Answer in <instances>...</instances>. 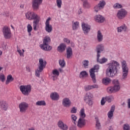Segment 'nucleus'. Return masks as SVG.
I'll return each mask as SVG.
<instances>
[{"label":"nucleus","mask_w":130,"mask_h":130,"mask_svg":"<svg viewBox=\"0 0 130 130\" xmlns=\"http://www.w3.org/2000/svg\"><path fill=\"white\" fill-rule=\"evenodd\" d=\"M107 68L106 71V74L109 78H113L115 77L117 72H118V67H119V63L116 61L112 60L110 63L107 64Z\"/></svg>","instance_id":"obj_1"},{"label":"nucleus","mask_w":130,"mask_h":130,"mask_svg":"<svg viewBox=\"0 0 130 130\" xmlns=\"http://www.w3.org/2000/svg\"><path fill=\"white\" fill-rule=\"evenodd\" d=\"M50 42H51L50 37L46 36L43 40V44L40 45L41 49L44 51H50L52 49V47L49 45Z\"/></svg>","instance_id":"obj_2"},{"label":"nucleus","mask_w":130,"mask_h":130,"mask_svg":"<svg viewBox=\"0 0 130 130\" xmlns=\"http://www.w3.org/2000/svg\"><path fill=\"white\" fill-rule=\"evenodd\" d=\"M121 64L122 75L121 80V81H125L127 78V75H128V67H127V64L125 60L122 61Z\"/></svg>","instance_id":"obj_3"},{"label":"nucleus","mask_w":130,"mask_h":130,"mask_svg":"<svg viewBox=\"0 0 130 130\" xmlns=\"http://www.w3.org/2000/svg\"><path fill=\"white\" fill-rule=\"evenodd\" d=\"M100 69V67L99 65L96 64L93 68L89 70L90 76L92 79L93 83H96V76L95 75V72H98Z\"/></svg>","instance_id":"obj_4"},{"label":"nucleus","mask_w":130,"mask_h":130,"mask_svg":"<svg viewBox=\"0 0 130 130\" xmlns=\"http://www.w3.org/2000/svg\"><path fill=\"white\" fill-rule=\"evenodd\" d=\"M92 98H93V94L91 92H88L84 96L83 100L86 104L88 105V106H92L93 103Z\"/></svg>","instance_id":"obj_5"},{"label":"nucleus","mask_w":130,"mask_h":130,"mask_svg":"<svg viewBox=\"0 0 130 130\" xmlns=\"http://www.w3.org/2000/svg\"><path fill=\"white\" fill-rule=\"evenodd\" d=\"M25 17L26 19H28V20H34V21L40 20V17H39V16H38L34 12H28L27 13H25Z\"/></svg>","instance_id":"obj_6"},{"label":"nucleus","mask_w":130,"mask_h":130,"mask_svg":"<svg viewBox=\"0 0 130 130\" xmlns=\"http://www.w3.org/2000/svg\"><path fill=\"white\" fill-rule=\"evenodd\" d=\"M19 89L21 92L22 93L23 95L25 96H28L29 93L31 92V86L27 85H21L19 87Z\"/></svg>","instance_id":"obj_7"},{"label":"nucleus","mask_w":130,"mask_h":130,"mask_svg":"<svg viewBox=\"0 0 130 130\" xmlns=\"http://www.w3.org/2000/svg\"><path fill=\"white\" fill-rule=\"evenodd\" d=\"M127 15V11L124 9H121L117 11V17L119 20H122L124 19L125 17H126Z\"/></svg>","instance_id":"obj_8"},{"label":"nucleus","mask_w":130,"mask_h":130,"mask_svg":"<svg viewBox=\"0 0 130 130\" xmlns=\"http://www.w3.org/2000/svg\"><path fill=\"white\" fill-rule=\"evenodd\" d=\"M2 32L3 35L6 39H9L11 38V35H12V32L11 29L7 26H4L3 28Z\"/></svg>","instance_id":"obj_9"},{"label":"nucleus","mask_w":130,"mask_h":130,"mask_svg":"<svg viewBox=\"0 0 130 130\" xmlns=\"http://www.w3.org/2000/svg\"><path fill=\"white\" fill-rule=\"evenodd\" d=\"M105 5H106L105 1H100V3L98 5H95L93 8L94 12L98 13L99 11L103 10V9H104V7H105Z\"/></svg>","instance_id":"obj_10"},{"label":"nucleus","mask_w":130,"mask_h":130,"mask_svg":"<svg viewBox=\"0 0 130 130\" xmlns=\"http://www.w3.org/2000/svg\"><path fill=\"white\" fill-rule=\"evenodd\" d=\"M28 107H29V104L25 102H21L19 105L20 112L22 113L26 112L27 109H28Z\"/></svg>","instance_id":"obj_11"},{"label":"nucleus","mask_w":130,"mask_h":130,"mask_svg":"<svg viewBox=\"0 0 130 130\" xmlns=\"http://www.w3.org/2000/svg\"><path fill=\"white\" fill-rule=\"evenodd\" d=\"M120 90V86L114 85V86H111L107 89L108 93L112 94V93H115L118 92Z\"/></svg>","instance_id":"obj_12"},{"label":"nucleus","mask_w":130,"mask_h":130,"mask_svg":"<svg viewBox=\"0 0 130 130\" xmlns=\"http://www.w3.org/2000/svg\"><path fill=\"white\" fill-rule=\"evenodd\" d=\"M82 28L85 35H88L91 31V25L83 22L82 24Z\"/></svg>","instance_id":"obj_13"},{"label":"nucleus","mask_w":130,"mask_h":130,"mask_svg":"<svg viewBox=\"0 0 130 130\" xmlns=\"http://www.w3.org/2000/svg\"><path fill=\"white\" fill-rule=\"evenodd\" d=\"M114 98L112 95L107 96L103 97L101 101V105H104L106 101L109 103H110Z\"/></svg>","instance_id":"obj_14"},{"label":"nucleus","mask_w":130,"mask_h":130,"mask_svg":"<svg viewBox=\"0 0 130 130\" xmlns=\"http://www.w3.org/2000/svg\"><path fill=\"white\" fill-rule=\"evenodd\" d=\"M49 21H50V18H48L45 22V30L46 31V32H48V33H50L51 32H52L53 30L52 25H50Z\"/></svg>","instance_id":"obj_15"},{"label":"nucleus","mask_w":130,"mask_h":130,"mask_svg":"<svg viewBox=\"0 0 130 130\" xmlns=\"http://www.w3.org/2000/svg\"><path fill=\"white\" fill-rule=\"evenodd\" d=\"M39 69H40V71L42 72L43 69H45V67H46V64H47V62L46 61L43 60V58H40L39 59Z\"/></svg>","instance_id":"obj_16"},{"label":"nucleus","mask_w":130,"mask_h":130,"mask_svg":"<svg viewBox=\"0 0 130 130\" xmlns=\"http://www.w3.org/2000/svg\"><path fill=\"white\" fill-rule=\"evenodd\" d=\"M42 0H33L32 1V8L34 11H37L39 9V6L41 5Z\"/></svg>","instance_id":"obj_17"},{"label":"nucleus","mask_w":130,"mask_h":130,"mask_svg":"<svg viewBox=\"0 0 130 130\" xmlns=\"http://www.w3.org/2000/svg\"><path fill=\"white\" fill-rule=\"evenodd\" d=\"M62 104L64 107H70L72 105V102L68 98H65L62 100Z\"/></svg>","instance_id":"obj_18"},{"label":"nucleus","mask_w":130,"mask_h":130,"mask_svg":"<svg viewBox=\"0 0 130 130\" xmlns=\"http://www.w3.org/2000/svg\"><path fill=\"white\" fill-rule=\"evenodd\" d=\"M104 50V46L102 44L98 45L96 48H95V51L97 52V56H98V57L99 56H101V53Z\"/></svg>","instance_id":"obj_19"},{"label":"nucleus","mask_w":130,"mask_h":130,"mask_svg":"<svg viewBox=\"0 0 130 130\" xmlns=\"http://www.w3.org/2000/svg\"><path fill=\"white\" fill-rule=\"evenodd\" d=\"M85 125H86V120L85 118H79L77 122V126L82 128V127H84Z\"/></svg>","instance_id":"obj_20"},{"label":"nucleus","mask_w":130,"mask_h":130,"mask_svg":"<svg viewBox=\"0 0 130 130\" xmlns=\"http://www.w3.org/2000/svg\"><path fill=\"white\" fill-rule=\"evenodd\" d=\"M0 108L2 110L7 111L8 110V108H9V105H8L6 101H0Z\"/></svg>","instance_id":"obj_21"},{"label":"nucleus","mask_w":130,"mask_h":130,"mask_svg":"<svg viewBox=\"0 0 130 130\" xmlns=\"http://www.w3.org/2000/svg\"><path fill=\"white\" fill-rule=\"evenodd\" d=\"M58 127H59L61 129L63 130H68V128H69L67 124L63 123V122H62V121L61 120H59L58 121Z\"/></svg>","instance_id":"obj_22"},{"label":"nucleus","mask_w":130,"mask_h":130,"mask_svg":"<svg viewBox=\"0 0 130 130\" xmlns=\"http://www.w3.org/2000/svg\"><path fill=\"white\" fill-rule=\"evenodd\" d=\"M94 19L98 23H103L105 21V18L101 15H96L94 17Z\"/></svg>","instance_id":"obj_23"},{"label":"nucleus","mask_w":130,"mask_h":130,"mask_svg":"<svg viewBox=\"0 0 130 130\" xmlns=\"http://www.w3.org/2000/svg\"><path fill=\"white\" fill-rule=\"evenodd\" d=\"M115 110V106H112L111 107V109L110 110V111L108 113V117L110 119H111L112 118V117L113 116V113H114V111Z\"/></svg>","instance_id":"obj_24"},{"label":"nucleus","mask_w":130,"mask_h":130,"mask_svg":"<svg viewBox=\"0 0 130 130\" xmlns=\"http://www.w3.org/2000/svg\"><path fill=\"white\" fill-rule=\"evenodd\" d=\"M126 29H127V27L125 24H123V25H121L120 27H118L117 28L118 33H121L122 31H126Z\"/></svg>","instance_id":"obj_25"},{"label":"nucleus","mask_w":130,"mask_h":130,"mask_svg":"<svg viewBox=\"0 0 130 130\" xmlns=\"http://www.w3.org/2000/svg\"><path fill=\"white\" fill-rule=\"evenodd\" d=\"M66 47L67 45L65 44L61 43L58 46L57 51H59V52H63V51L66 50Z\"/></svg>","instance_id":"obj_26"},{"label":"nucleus","mask_w":130,"mask_h":130,"mask_svg":"<svg viewBox=\"0 0 130 130\" xmlns=\"http://www.w3.org/2000/svg\"><path fill=\"white\" fill-rule=\"evenodd\" d=\"M50 98L52 100L55 101L59 99V95L57 92H53L50 94Z\"/></svg>","instance_id":"obj_27"},{"label":"nucleus","mask_w":130,"mask_h":130,"mask_svg":"<svg viewBox=\"0 0 130 130\" xmlns=\"http://www.w3.org/2000/svg\"><path fill=\"white\" fill-rule=\"evenodd\" d=\"M96 60L98 62H99V63H101V64H103V63H105V62H107V61L108 59L105 57H103L102 59H100V56H97Z\"/></svg>","instance_id":"obj_28"},{"label":"nucleus","mask_w":130,"mask_h":130,"mask_svg":"<svg viewBox=\"0 0 130 130\" xmlns=\"http://www.w3.org/2000/svg\"><path fill=\"white\" fill-rule=\"evenodd\" d=\"M96 37H97L98 42H102V41H103V35H102L101 31L100 30L98 31Z\"/></svg>","instance_id":"obj_29"},{"label":"nucleus","mask_w":130,"mask_h":130,"mask_svg":"<svg viewBox=\"0 0 130 130\" xmlns=\"http://www.w3.org/2000/svg\"><path fill=\"white\" fill-rule=\"evenodd\" d=\"M67 58H71V56L73 55V49L72 48L68 47L67 49Z\"/></svg>","instance_id":"obj_30"},{"label":"nucleus","mask_w":130,"mask_h":130,"mask_svg":"<svg viewBox=\"0 0 130 130\" xmlns=\"http://www.w3.org/2000/svg\"><path fill=\"white\" fill-rule=\"evenodd\" d=\"M83 6L85 9H90L91 8V6L89 2H88V0H83Z\"/></svg>","instance_id":"obj_31"},{"label":"nucleus","mask_w":130,"mask_h":130,"mask_svg":"<svg viewBox=\"0 0 130 130\" xmlns=\"http://www.w3.org/2000/svg\"><path fill=\"white\" fill-rule=\"evenodd\" d=\"M14 81V78H13V76L12 75H9L7 77V80L6 81V85H8V84H10L11 82H13Z\"/></svg>","instance_id":"obj_32"},{"label":"nucleus","mask_w":130,"mask_h":130,"mask_svg":"<svg viewBox=\"0 0 130 130\" xmlns=\"http://www.w3.org/2000/svg\"><path fill=\"white\" fill-rule=\"evenodd\" d=\"M46 105V103L45 101H38L36 103V106H45Z\"/></svg>","instance_id":"obj_33"},{"label":"nucleus","mask_w":130,"mask_h":130,"mask_svg":"<svg viewBox=\"0 0 130 130\" xmlns=\"http://www.w3.org/2000/svg\"><path fill=\"white\" fill-rule=\"evenodd\" d=\"M88 76V73H87V71H83L80 72L79 74V78H87Z\"/></svg>","instance_id":"obj_34"},{"label":"nucleus","mask_w":130,"mask_h":130,"mask_svg":"<svg viewBox=\"0 0 130 130\" xmlns=\"http://www.w3.org/2000/svg\"><path fill=\"white\" fill-rule=\"evenodd\" d=\"M95 119L96 121V124H95L96 128L98 129H100V128L101 127V124L100 123L99 119H98V117H95Z\"/></svg>","instance_id":"obj_35"},{"label":"nucleus","mask_w":130,"mask_h":130,"mask_svg":"<svg viewBox=\"0 0 130 130\" xmlns=\"http://www.w3.org/2000/svg\"><path fill=\"white\" fill-rule=\"evenodd\" d=\"M110 81H111V80H110V78H105L103 79L102 83H103V84H104V85H108V84H109V83H110Z\"/></svg>","instance_id":"obj_36"},{"label":"nucleus","mask_w":130,"mask_h":130,"mask_svg":"<svg viewBox=\"0 0 130 130\" xmlns=\"http://www.w3.org/2000/svg\"><path fill=\"white\" fill-rule=\"evenodd\" d=\"M80 118H85L86 117V114H85V109H81L80 112Z\"/></svg>","instance_id":"obj_37"},{"label":"nucleus","mask_w":130,"mask_h":130,"mask_svg":"<svg viewBox=\"0 0 130 130\" xmlns=\"http://www.w3.org/2000/svg\"><path fill=\"white\" fill-rule=\"evenodd\" d=\"M59 64L61 67V68H64L66 67V62L64 61V59H60L59 60Z\"/></svg>","instance_id":"obj_38"},{"label":"nucleus","mask_w":130,"mask_h":130,"mask_svg":"<svg viewBox=\"0 0 130 130\" xmlns=\"http://www.w3.org/2000/svg\"><path fill=\"white\" fill-rule=\"evenodd\" d=\"M73 30H77V28L79 27V22H75L73 25Z\"/></svg>","instance_id":"obj_39"},{"label":"nucleus","mask_w":130,"mask_h":130,"mask_svg":"<svg viewBox=\"0 0 130 130\" xmlns=\"http://www.w3.org/2000/svg\"><path fill=\"white\" fill-rule=\"evenodd\" d=\"M113 8L114 9H121V8H122V5L119 4V3H116L113 5Z\"/></svg>","instance_id":"obj_40"},{"label":"nucleus","mask_w":130,"mask_h":130,"mask_svg":"<svg viewBox=\"0 0 130 130\" xmlns=\"http://www.w3.org/2000/svg\"><path fill=\"white\" fill-rule=\"evenodd\" d=\"M39 21H40V20L34 21V22H33L34 30H35V31H36V30H37V28L36 27H37V24L39 23Z\"/></svg>","instance_id":"obj_41"},{"label":"nucleus","mask_w":130,"mask_h":130,"mask_svg":"<svg viewBox=\"0 0 130 130\" xmlns=\"http://www.w3.org/2000/svg\"><path fill=\"white\" fill-rule=\"evenodd\" d=\"M83 66L84 69H88V67H89V61L87 60H84L83 61Z\"/></svg>","instance_id":"obj_42"},{"label":"nucleus","mask_w":130,"mask_h":130,"mask_svg":"<svg viewBox=\"0 0 130 130\" xmlns=\"http://www.w3.org/2000/svg\"><path fill=\"white\" fill-rule=\"evenodd\" d=\"M113 84L114 85V86H120L119 81L117 79H114L113 80Z\"/></svg>","instance_id":"obj_43"},{"label":"nucleus","mask_w":130,"mask_h":130,"mask_svg":"<svg viewBox=\"0 0 130 130\" xmlns=\"http://www.w3.org/2000/svg\"><path fill=\"white\" fill-rule=\"evenodd\" d=\"M61 0H56V5L57 7L60 9V8H61Z\"/></svg>","instance_id":"obj_44"},{"label":"nucleus","mask_w":130,"mask_h":130,"mask_svg":"<svg viewBox=\"0 0 130 130\" xmlns=\"http://www.w3.org/2000/svg\"><path fill=\"white\" fill-rule=\"evenodd\" d=\"M84 90L86 92H88V91H90V90H92L91 88V85H86L84 86Z\"/></svg>","instance_id":"obj_45"},{"label":"nucleus","mask_w":130,"mask_h":130,"mask_svg":"<svg viewBox=\"0 0 130 130\" xmlns=\"http://www.w3.org/2000/svg\"><path fill=\"white\" fill-rule=\"evenodd\" d=\"M42 71H40V69H38L35 71L36 77H38L39 78L40 77V73Z\"/></svg>","instance_id":"obj_46"},{"label":"nucleus","mask_w":130,"mask_h":130,"mask_svg":"<svg viewBox=\"0 0 130 130\" xmlns=\"http://www.w3.org/2000/svg\"><path fill=\"white\" fill-rule=\"evenodd\" d=\"M123 130H130L129 129V125L128 124H124L123 125Z\"/></svg>","instance_id":"obj_47"},{"label":"nucleus","mask_w":130,"mask_h":130,"mask_svg":"<svg viewBox=\"0 0 130 130\" xmlns=\"http://www.w3.org/2000/svg\"><path fill=\"white\" fill-rule=\"evenodd\" d=\"M53 74L55 76H59V72H58V71L57 70L55 69L52 72Z\"/></svg>","instance_id":"obj_48"},{"label":"nucleus","mask_w":130,"mask_h":130,"mask_svg":"<svg viewBox=\"0 0 130 130\" xmlns=\"http://www.w3.org/2000/svg\"><path fill=\"white\" fill-rule=\"evenodd\" d=\"M77 110H78V109L76 107H74L71 109V113H77Z\"/></svg>","instance_id":"obj_49"},{"label":"nucleus","mask_w":130,"mask_h":130,"mask_svg":"<svg viewBox=\"0 0 130 130\" xmlns=\"http://www.w3.org/2000/svg\"><path fill=\"white\" fill-rule=\"evenodd\" d=\"M0 80L2 81V82H5L6 80V77L4 74L0 75Z\"/></svg>","instance_id":"obj_50"},{"label":"nucleus","mask_w":130,"mask_h":130,"mask_svg":"<svg viewBox=\"0 0 130 130\" xmlns=\"http://www.w3.org/2000/svg\"><path fill=\"white\" fill-rule=\"evenodd\" d=\"M32 28L30 24L27 25V32H31L32 31Z\"/></svg>","instance_id":"obj_51"},{"label":"nucleus","mask_w":130,"mask_h":130,"mask_svg":"<svg viewBox=\"0 0 130 130\" xmlns=\"http://www.w3.org/2000/svg\"><path fill=\"white\" fill-rule=\"evenodd\" d=\"M90 87H91V90L93 89H98V85L97 84H94V85H90Z\"/></svg>","instance_id":"obj_52"},{"label":"nucleus","mask_w":130,"mask_h":130,"mask_svg":"<svg viewBox=\"0 0 130 130\" xmlns=\"http://www.w3.org/2000/svg\"><path fill=\"white\" fill-rule=\"evenodd\" d=\"M71 119L72 120H74V121H76V120H77V116L73 114L71 115Z\"/></svg>","instance_id":"obj_53"},{"label":"nucleus","mask_w":130,"mask_h":130,"mask_svg":"<svg viewBox=\"0 0 130 130\" xmlns=\"http://www.w3.org/2000/svg\"><path fill=\"white\" fill-rule=\"evenodd\" d=\"M127 106H128V108L130 109V99H128L127 100Z\"/></svg>","instance_id":"obj_54"},{"label":"nucleus","mask_w":130,"mask_h":130,"mask_svg":"<svg viewBox=\"0 0 130 130\" xmlns=\"http://www.w3.org/2000/svg\"><path fill=\"white\" fill-rule=\"evenodd\" d=\"M4 16H5L6 17H9V12H5L3 13Z\"/></svg>","instance_id":"obj_55"},{"label":"nucleus","mask_w":130,"mask_h":130,"mask_svg":"<svg viewBox=\"0 0 130 130\" xmlns=\"http://www.w3.org/2000/svg\"><path fill=\"white\" fill-rule=\"evenodd\" d=\"M64 42H66L67 43H70V40L68 39V38H64Z\"/></svg>","instance_id":"obj_56"},{"label":"nucleus","mask_w":130,"mask_h":130,"mask_svg":"<svg viewBox=\"0 0 130 130\" xmlns=\"http://www.w3.org/2000/svg\"><path fill=\"white\" fill-rule=\"evenodd\" d=\"M83 13V11H82V9L80 8L78 10V15H81V14Z\"/></svg>","instance_id":"obj_57"},{"label":"nucleus","mask_w":130,"mask_h":130,"mask_svg":"<svg viewBox=\"0 0 130 130\" xmlns=\"http://www.w3.org/2000/svg\"><path fill=\"white\" fill-rule=\"evenodd\" d=\"M69 130H77V129L74 126H71L70 127Z\"/></svg>","instance_id":"obj_58"},{"label":"nucleus","mask_w":130,"mask_h":130,"mask_svg":"<svg viewBox=\"0 0 130 130\" xmlns=\"http://www.w3.org/2000/svg\"><path fill=\"white\" fill-rule=\"evenodd\" d=\"M17 51L18 53H19L20 55L22 56V54H22V51H21V50H18Z\"/></svg>","instance_id":"obj_59"},{"label":"nucleus","mask_w":130,"mask_h":130,"mask_svg":"<svg viewBox=\"0 0 130 130\" xmlns=\"http://www.w3.org/2000/svg\"><path fill=\"white\" fill-rule=\"evenodd\" d=\"M26 69L27 72H30V68L29 67H26Z\"/></svg>","instance_id":"obj_60"},{"label":"nucleus","mask_w":130,"mask_h":130,"mask_svg":"<svg viewBox=\"0 0 130 130\" xmlns=\"http://www.w3.org/2000/svg\"><path fill=\"white\" fill-rule=\"evenodd\" d=\"M109 130H113V128H112V126H110L109 127Z\"/></svg>","instance_id":"obj_61"},{"label":"nucleus","mask_w":130,"mask_h":130,"mask_svg":"<svg viewBox=\"0 0 130 130\" xmlns=\"http://www.w3.org/2000/svg\"><path fill=\"white\" fill-rule=\"evenodd\" d=\"M28 130H35V129L33 127L28 128Z\"/></svg>","instance_id":"obj_62"},{"label":"nucleus","mask_w":130,"mask_h":130,"mask_svg":"<svg viewBox=\"0 0 130 130\" xmlns=\"http://www.w3.org/2000/svg\"><path fill=\"white\" fill-rule=\"evenodd\" d=\"M59 71L60 72V73H61V72H62V70L61 69V68L59 69Z\"/></svg>","instance_id":"obj_63"},{"label":"nucleus","mask_w":130,"mask_h":130,"mask_svg":"<svg viewBox=\"0 0 130 130\" xmlns=\"http://www.w3.org/2000/svg\"><path fill=\"white\" fill-rule=\"evenodd\" d=\"M2 54H3V52H2L1 50H0V56L1 55H2Z\"/></svg>","instance_id":"obj_64"}]
</instances>
